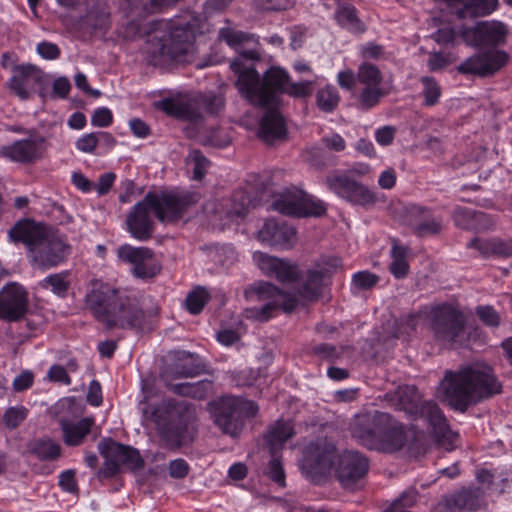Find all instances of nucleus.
<instances>
[{"label":"nucleus","instance_id":"obj_1","mask_svg":"<svg viewBox=\"0 0 512 512\" xmlns=\"http://www.w3.org/2000/svg\"><path fill=\"white\" fill-rule=\"evenodd\" d=\"M352 437L363 447L393 453L406 444L417 445L424 438V431L412 426L408 431L391 415L374 411L357 415L351 424Z\"/></svg>","mask_w":512,"mask_h":512},{"label":"nucleus","instance_id":"obj_2","mask_svg":"<svg viewBox=\"0 0 512 512\" xmlns=\"http://www.w3.org/2000/svg\"><path fill=\"white\" fill-rule=\"evenodd\" d=\"M85 303L93 316L108 329L140 330L146 323V314L137 300L108 284L93 283L85 296Z\"/></svg>","mask_w":512,"mask_h":512},{"label":"nucleus","instance_id":"obj_3","mask_svg":"<svg viewBox=\"0 0 512 512\" xmlns=\"http://www.w3.org/2000/svg\"><path fill=\"white\" fill-rule=\"evenodd\" d=\"M501 389L492 368L483 364L466 366L457 372L448 371L440 384L444 400L461 412L471 404L500 393Z\"/></svg>","mask_w":512,"mask_h":512},{"label":"nucleus","instance_id":"obj_4","mask_svg":"<svg viewBox=\"0 0 512 512\" xmlns=\"http://www.w3.org/2000/svg\"><path fill=\"white\" fill-rule=\"evenodd\" d=\"M195 202V197L191 193L148 192L127 215V229L135 239L146 241L154 232L151 211L160 222H173L180 219Z\"/></svg>","mask_w":512,"mask_h":512},{"label":"nucleus","instance_id":"obj_5","mask_svg":"<svg viewBox=\"0 0 512 512\" xmlns=\"http://www.w3.org/2000/svg\"><path fill=\"white\" fill-rule=\"evenodd\" d=\"M260 60L256 50L241 51L230 63L231 70L237 75L235 86L244 99L251 105L267 107L276 103V88L285 80V71L271 67L262 77L253 66Z\"/></svg>","mask_w":512,"mask_h":512},{"label":"nucleus","instance_id":"obj_6","mask_svg":"<svg viewBox=\"0 0 512 512\" xmlns=\"http://www.w3.org/2000/svg\"><path fill=\"white\" fill-rule=\"evenodd\" d=\"M9 237L29 248L32 263L41 270L57 267L70 254V246L61 237L34 221L18 222L9 231Z\"/></svg>","mask_w":512,"mask_h":512},{"label":"nucleus","instance_id":"obj_7","mask_svg":"<svg viewBox=\"0 0 512 512\" xmlns=\"http://www.w3.org/2000/svg\"><path fill=\"white\" fill-rule=\"evenodd\" d=\"M396 409L405 412L412 420H422L428 424L436 442L446 450H452L458 435L453 433L438 405L432 401H422L415 386H400L391 396Z\"/></svg>","mask_w":512,"mask_h":512},{"label":"nucleus","instance_id":"obj_8","mask_svg":"<svg viewBox=\"0 0 512 512\" xmlns=\"http://www.w3.org/2000/svg\"><path fill=\"white\" fill-rule=\"evenodd\" d=\"M151 40H158L159 54L171 60L182 62L192 52L194 32L188 23L158 20L151 23Z\"/></svg>","mask_w":512,"mask_h":512},{"label":"nucleus","instance_id":"obj_9","mask_svg":"<svg viewBox=\"0 0 512 512\" xmlns=\"http://www.w3.org/2000/svg\"><path fill=\"white\" fill-rule=\"evenodd\" d=\"M191 405L185 401L165 399L156 405L147 416L157 429L160 438L171 447L182 444L185 414L190 415Z\"/></svg>","mask_w":512,"mask_h":512},{"label":"nucleus","instance_id":"obj_10","mask_svg":"<svg viewBox=\"0 0 512 512\" xmlns=\"http://www.w3.org/2000/svg\"><path fill=\"white\" fill-rule=\"evenodd\" d=\"M214 423L223 433L237 436L242 429L243 420L254 417L258 406L251 400L242 397L225 395L209 403Z\"/></svg>","mask_w":512,"mask_h":512},{"label":"nucleus","instance_id":"obj_11","mask_svg":"<svg viewBox=\"0 0 512 512\" xmlns=\"http://www.w3.org/2000/svg\"><path fill=\"white\" fill-rule=\"evenodd\" d=\"M338 455L335 444L327 438L312 441L300 464L302 473L312 482H319L335 469Z\"/></svg>","mask_w":512,"mask_h":512},{"label":"nucleus","instance_id":"obj_12","mask_svg":"<svg viewBox=\"0 0 512 512\" xmlns=\"http://www.w3.org/2000/svg\"><path fill=\"white\" fill-rule=\"evenodd\" d=\"M272 209L287 216L319 217L325 214L326 205L296 187H289L275 194Z\"/></svg>","mask_w":512,"mask_h":512},{"label":"nucleus","instance_id":"obj_13","mask_svg":"<svg viewBox=\"0 0 512 512\" xmlns=\"http://www.w3.org/2000/svg\"><path fill=\"white\" fill-rule=\"evenodd\" d=\"M246 293L251 298L255 297L257 300L265 302L257 310L256 317L260 321H267L280 310L290 313L298 306L296 295L284 292L268 282L256 283Z\"/></svg>","mask_w":512,"mask_h":512},{"label":"nucleus","instance_id":"obj_14","mask_svg":"<svg viewBox=\"0 0 512 512\" xmlns=\"http://www.w3.org/2000/svg\"><path fill=\"white\" fill-rule=\"evenodd\" d=\"M325 183L329 190L351 204L367 206L377 202L376 193L353 179L348 172L334 171L326 177Z\"/></svg>","mask_w":512,"mask_h":512},{"label":"nucleus","instance_id":"obj_15","mask_svg":"<svg viewBox=\"0 0 512 512\" xmlns=\"http://www.w3.org/2000/svg\"><path fill=\"white\" fill-rule=\"evenodd\" d=\"M466 318L457 308L441 304L431 309V328L436 339L455 342L463 336Z\"/></svg>","mask_w":512,"mask_h":512},{"label":"nucleus","instance_id":"obj_16","mask_svg":"<svg viewBox=\"0 0 512 512\" xmlns=\"http://www.w3.org/2000/svg\"><path fill=\"white\" fill-rule=\"evenodd\" d=\"M357 81L362 85L357 95L361 109L369 110L377 106L389 90L383 86V75L378 67L364 62L357 70Z\"/></svg>","mask_w":512,"mask_h":512},{"label":"nucleus","instance_id":"obj_17","mask_svg":"<svg viewBox=\"0 0 512 512\" xmlns=\"http://www.w3.org/2000/svg\"><path fill=\"white\" fill-rule=\"evenodd\" d=\"M509 60V55L498 49H485L467 58L458 66L462 74L487 77L498 72Z\"/></svg>","mask_w":512,"mask_h":512},{"label":"nucleus","instance_id":"obj_18","mask_svg":"<svg viewBox=\"0 0 512 512\" xmlns=\"http://www.w3.org/2000/svg\"><path fill=\"white\" fill-rule=\"evenodd\" d=\"M368 469L369 462L363 454L346 450L337 456L334 472L343 488L352 489L367 474Z\"/></svg>","mask_w":512,"mask_h":512},{"label":"nucleus","instance_id":"obj_19","mask_svg":"<svg viewBox=\"0 0 512 512\" xmlns=\"http://www.w3.org/2000/svg\"><path fill=\"white\" fill-rule=\"evenodd\" d=\"M28 307V293L23 286L11 282L1 288L0 320L17 322L25 317Z\"/></svg>","mask_w":512,"mask_h":512},{"label":"nucleus","instance_id":"obj_20","mask_svg":"<svg viewBox=\"0 0 512 512\" xmlns=\"http://www.w3.org/2000/svg\"><path fill=\"white\" fill-rule=\"evenodd\" d=\"M464 40L474 46L495 47L505 42L507 29L497 21H482L475 27L463 30Z\"/></svg>","mask_w":512,"mask_h":512},{"label":"nucleus","instance_id":"obj_21","mask_svg":"<svg viewBox=\"0 0 512 512\" xmlns=\"http://www.w3.org/2000/svg\"><path fill=\"white\" fill-rule=\"evenodd\" d=\"M117 255L121 261L133 266V274L138 278L153 277L158 272V267L153 263L154 253L147 247L124 244L118 248Z\"/></svg>","mask_w":512,"mask_h":512},{"label":"nucleus","instance_id":"obj_22","mask_svg":"<svg viewBox=\"0 0 512 512\" xmlns=\"http://www.w3.org/2000/svg\"><path fill=\"white\" fill-rule=\"evenodd\" d=\"M404 222L418 237L433 236L442 228V220L424 207L409 205L405 208Z\"/></svg>","mask_w":512,"mask_h":512},{"label":"nucleus","instance_id":"obj_23","mask_svg":"<svg viewBox=\"0 0 512 512\" xmlns=\"http://www.w3.org/2000/svg\"><path fill=\"white\" fill-rule=\"evenodd\" d=\"M253 259L260 270L269 277H274L283 283H292L299 276V269L289 260L270 256L268 254L254 253Z\"/></svg>","mask_w":512,"mask_h":512},{"label":"nucleus","instance_id":"obj_24","mask_svg":"<svg viewBox=\"0 0 512 512\" xmlns=\"http://www.w3.org/2000/svg\"><path fill=\"white\" fill-rule=\"evenodd\" d=\"M45 139L33 136L17 140L10 145L1 147L0 154L14 162L32 163L39 160L44 152Z\"/></svg>","mask_w":512,"mask_h":512},{"label":"nucleus","instance_id":"obj_25","mask_svg":"<svg viewBox=\"0 0 512 512\" xmlns=\"http://www.w3.org/2000/svg\"><path fill=\"white\" fill-rule=\"evenodd\" d=\"M257 238L264 244L289 249L296 241V230L285 223L268 219L258 231Z\"/></svg>","mask_w":512,"mask_h":512},{"label":"nucleus","instance_id":"obj_26","mask_svg":"<svg viewBox=\"0 0 512 512\" xmlns=\"http://www.w3.org/2000/svg\"><path fill=\"white\" fill-rule=\"evenodd\" d=\"M43 82V72L33 65H20L14 69L9 81L10 89L21 99L26 100L32 91Z\"/></svg>","mask_w":512,"mask_h":512},{"label":"nucleus","instance_id":"obj_27","mask_svg":"<svg viewBox=\"0 0 512 512\" xmlns=\"http://www.w3.org/2000/svg\"><path fill=\"white\" fill-rule=\"evenodd\" d=\"M98 450L103 457H114L120 466H126L130 470H138L144 466V461L137 449L111 439H104L99 442Z\"/></svg>","mask_w":512,"mask_h":512},{"label":"nucleus","instance_id":"obj_28","mask_svg":"<svg viewBox=\"0 0 512 512\" xmlns=\"http://www.w3.org/2000/svg\"><path fill=\"white\" fill-rule=\"evenodd\" d=\"M204 369L205 365L194 354L181 352L177 361L165 369L162 377L165 380L195 377L204 372Z\"/></svg>","mask_w":512,"mask_h":512},{"label":"nucleus","instance_id":"obj_29","mask_svg":"<svg viewBox=\"0 0 512 512\" xmlns=\"http://www.w3.org/2000/svg\"><path fill=\"white\" fill-rule=\"evenodd\" d=\"M286 126L278 111L269 109L263 115L258 136L267 144H273L286 136Z\"/></svg>","mask_w":512,"mask_h":512},{"label":"nucleus","instance_id":"obj_30","mask_svg":"<svg viewBox=\"0 0 512 512\" xmlns=\"http://www.w3.org/2000/svg\"><path fill=\"white\" fill-rule=\"evenodd\" d=\"M93 425L94 420L92 418H83L77 422L61 419L60 426L65 444L68 446L80 445L90 433Z\"/></svg>","mask_w":512,"mask_h":512},{"label":"nucleus","instance_id":"obj_31","mask_svg":"<svg viewBox=\"0 0 512 512\" xmlns=\"http://www.w3.org/2000/svg\"><path fill=\"white\" fill-rule=\"evenodd\" d=\"M483 503V491L480 488L462 489L450 499V506L455 512L477 511Z\"/></svg>","mask_w":512,"mask_h":512},{"label":"nucleus","instance_id":"obj_32","mask_svg":"<svg viewBox=\"0 0 512 512\" xmlns=\"http://www.w3.org/2000/svg\"><path fill=\"white\" fill-rule=\"evenodd\" d=\"M168 389L177 395L204 400L213 393L214 385L211 380L204 379L195 383H167Z\"/></svg>","mask_w":512,"mask_h":512},{"label":"nucleus","instance_id":"obj_33","mask_svg":"<svg viewBox=\"0 0 512 512\" xmlns=\"http://www.w3.org/2000/svg\"><path fill=\"white\" fill-rule=\"evenodd\" d=\"M294 434V427L290 421H277L269 428L265 435V440L269 446L270 453L277 454V452L283 447L284 443L293 437Z\"/></svg>","mask_w":512,"mask_h":512},{"label":"nucleus","instance_id":"obj_34","mask_svg":"<svg viewBox=\"0 0 512 512\" xmlns=\"http://www.w3.org/2000/svg\"><path fill=\"white\" fill-rule=\"evenodd\" d=\"M467 246L477 249L484 256L497 255L508 257L512 255V243L498 238H474Z\"/></svg>","mask_w":512,"mask_h":512},{"label":"nucleus","instance_id":"obj_35","mask_svg":"<svg viewBox=\"0 0 512 512\" xmlns=\"http://www.w3.org/2000/svg\"><path fill=\"white\" fill-rule=\"evenodd\" d=\"M324 278L319 269L314 267L309 268L299 287V295L308 301L317 300L322 293Z\"/></svg>","mask_w":512,"mask_h":512},{"label":"nucleus","instance_id":"obj_36","mask_svg":"<svg viewBox=\"0 0 512 512\" xmlns=\"http://www.w3.org/2000/svg\"><path fill=\"white\" fill-rule=\"evenodd\" d=\"M71 272L68 270L53 273L39 281L40 289L52 292L54 295L64 298L70 289Z\"/></svg>","mask_w":512,"mask_h":512},{"label":"nucleus","instance_id":"obj_37","mask_svg":"<svg viewBox=\"0 0 512 512\" xmlns=\"http://www.w3.org/2000/svg\"><path fill=\"white\" fill-rule=\"evenodd\" d=\"M29 451L39 460L54 461L61 455V446L50 438H41L30 443Z\"/></svg>","mask_w":512,"mask_h":512},{"label":"nucleus","instance_id":"obj_38","mask_svg":"<svg viewBox=\"0 0 512 512\" xmlns=\"http://www.w3.org/2000/svg\"><path fill=\"white\" fill-rule=\"evenodd\" d=\"M179 0H126L127 16L142 18L152 13L155 9L172 5Z\"/></svg>","mask_w":512,"mask_h":512},{"label":"nucleus","instance_id":"obj_39","mask_svg":"<svg viewBox=\"0 0 512 512\" xmlns=\"http://www.w3.org/2000/svg\"><path fill=\"white\" fill-rule=\"evenodd\" d=\"M159 107L170 116L184 118L193 122L201 119V113L198 110H194L190 105L184 106L171 98L163 99L159 103Z\"/></svg>","mask_w":512,"mask_h":512},{"label":"nucleus","instance_id":"obj_40","mask_svg":"<svg viewBox=\"0 0 512 512\" xmlns=\"http://www.w3.org/2000/svg\"><path fill=\"white\" fill-rule=\"evenodd\" d=\"M337 22L353 33H362L365 30L363 23L356 14V9L351 5H341L336 12Z\"/></svg>","mask_w":512,"mask_h":512},{"label":"nucleus","instance_id":"obj_41","mask_svg":"<svg viewBox=\"0 0 512 512\" xmlns=\"http://www.w3.org/2000/svg\"><path fill=\"white\" fill-rule=\"evenodd\" d=\"M391 257L390 272L398 279L404 278L409 272L407 248L395 242L391 250Z\"/></svg>","mask_w":512,"mask_h":512},{"label":"nucleus","instance_id":"obj_42","mask_svg":"<svg viewBox=\"0 0 512 512\" xmlns=\"http://www.w3.org/2000/svg\"><path fill=\"white\" fill-rule=\"evenodd\" d=\"M422 84L421 94L423 96V104L427 107H433L439 103L442 95V89L435 78L424 76L420 79Z\"/></svg>","mask_w":512,"mask_h":512},{"label":"nucleus","instance_id":"obj_43","mask_svg":"<svg viewBox=\"0 0 512 512\" xmlns=\"http://www.w3.org/2000/svg\"><path fill=\"white\" fill-rule=\"evenodd\" d=\"M313 82L302 81L290 83L288 74L285 72V80L280 88H276V96L278 93H287L294 97L305 98L312 94Z\"/></svg>","mask_w":512,"mask_h":512},{"label":"nucleus","instance_id":"obj_44","mask_svg":"<svg viewBox=\"0 0 512 512\" xmlns=\"http://www.w3.org/2000/svg\"><path fill=\"white\" fill-rule=\"evenodd\" d=\"M209 299V292L204 287H198L187 294L185 305L191 314H198Z\"/></svg>","mask_w":512,"mask_h":512},{"label":"nucleus","instance_id":"obj_45","mask_svg":"<svg viewBox=\"0 0 512 512\" xmlns=\"http://www.w3.org/2000/svg\"><path fill=\"white\" fill-rule=\"evenodd\" d=\"M212 260L221 267L228 268L237 260V253L230 245L215 246L210 251Z\"/></svg>","mask_w":512,"mask_h":512},{"label":"nucleus","instance_id":"obj_46","mask_svg":"<svg viewBox=\"0 0 512 512\" xmlns=\"http://www.w3.org/2000/svg\"><path fill=\"white\" fill-rule=\"evenodd\" d=\"M339 102L337 90L332 86H326L317 93V105L324 112L333 111Z\"/></svg>","mask_w":512,"mask_h":512},{"label":"nucleus","instance_id":"obj_47","mask_svg":"<svg viewBox=\"0 0 512 512\" xmlns=\"http://www.w3.org/2000/svg\"><path fill=\"white\" fill-rule=\"evenodd\" d=\"M28 416V410L24 406H12L5 410L3 422L9 430L16 429Z\"/></svg>","mask_w":512,"mask_h":512},{"label":"nucleus","instance_id":"obj_48","mask_svg":"<svg viewBox=\"0 0 512 512\" xmlns=\"http://www.w3.org/2000/svg\"><path fill=\"white\" fill-rule=\"evenodd\" d=\"M196 103L197 108L194 110H198L201 114V110L208 114H217L224 107V99L219 95L200 96Z\"/></svg>","mask_w":512,"mask_h":512},{"label":"nucleus","instance_id":"obj_49","mask_svg":"<svg viewBox=\"0 0 512 512\" xmlns=\"http://www.w3.org/2000/svg\"><path fill=\"white\" fill-rule=\"evenodd\" d=\"M379 280V276L370 271H359L352 276V287L359 291L369 290L375 287Z\"/></svg>","mask_w":512,"mask_h":512},{"label":"nucleus","instance_id":"obj_50","mask_svg":"<svg viewBox=\"0 0 512 512\" xmlns=\"http://www.w3.org/2000/svg\"><path fill=\"white\" fill-rule=\"evenodd\" d=\"M271 455L272 459L268 463L266 475L269 477V479H271L273 482H275L277 485L283 488L286 486V476L282 463L277 454Z\"/></svg>","mask_w":512,"mask_h":512},{"label":"nucleus","instance_id":"obj_51","mask_svg":"<svg viewBox=\"0 0 512 512\" xmlns=\"http://www.w3.org/2000/svg\"><path fill=\"white\" fill-rule=\"evenodd\" d=\"M188 160L193 164V179L201 180L209 167V160L199 150H192Z\"/></svg>","mask_w":512,"mask_h":512},{"label":"nucleus","instance_id":"obj_52","mask_svg":"<svg viewBox=\"0 0 512 512\" xmlns=\"http://www.w3.org/2000/svg\"><path fill=\"white\" fill-rule=\"evenodd\" d=\"M476 211L466 207H457L453 212V221L459 228L471 230L474 229L473 221L475 220Z\"/></svg>","mask_w":512,"mask_h":512},{"label":"nucleus","instance_id":"obj_53","mask_svg":"<svg viewBox=\"0 0 512 512\" xmlns=\"http://www.w3.org/2000/svg\"><path fill=\"white\" fill-rule=\"evenodd\" d=\"M344 347H336L329 343H322L313 347V353L320 359L334 362L341 357Z\"/></svg>","mask_w":512,"mask_h":512},{"label":"nucleus","instance_id":"obj_54","mask_svg":"<svg viewBox=\"0 0 512 512\" xmlns=\"http://www.w3.org/2000/svg\"><path fill=\"white\" fill-rule=\"evenodd\" d=\"M219 37L224 40L229 46H236L247 41L250 36L242 31L232 29L230 27L221 28Z\"/></svg>","mask_w":512,"mask_h":512},{"label":"nucleus","instance_id":"obj_55","mask_svg":"<svg viewBox=\"0 0 512 512\" xmlns=\"http://www.w3.org/2000/svg\"><path fill=\"white\" fill-rule=\"evenodd\" d=\"M476 314L479 319L489 327H497L500 323V316L492 306H478L476 308Z\"/></svg>","mask_w":512,"mask_h":512},{"label":"nucleus","instance_id":"obj_56","mask_svg":"<svg viewBox=\"0 0 512 512\" xmlns=\"http://www.w3.org/2000/svg\"><path fill=\"white\" fill-rule=\"evenodd\" d=\"M313 267L319 269L322 275L326 277L341 267V259L335 256H325L315 262Z\"/></svg>","mask_w":512,"mask_h":512},{"label":"nucleus","instance_id":"obj_57","mask_svg":"<svg viewBox=\"0 0 512 512\" xmlns=\"http://www.w3.org/2000/svg\"><path fill=\"white\" fill-rule=\"evenodd\" d=\"M233 200L237 203H235L231 209L228 210V216L230 218L236 216V217H242L245 215L248 205H249V198L246 197L243 193H237L233 195Z\"/></svg>","mask_w":512,"mask_h":512},{"label":"nucleus","instance_id":"obj_58","mask_svg":"<svg viewBox=\"0 0 512 512\" xmlns=\"http://www.w3.org/2000/svg\"><path fill=\"white\" fill-rule=\"evenodd\" d=\"M322 144L325 148L334 152H342L346 148L344 138L338 133H331L323 136Z\"/></svg>","mask_w":512,"mask_h":512},{"label":"nucleus","instance_id":"obj_59","mask_svg":"<svg viewBox=\"0 0 512 512\" xmlns=\"http://www.w3.org/2000/svg\"><path fill=\"white\" fill-rule=\"evenodd\" d=\"M112 121V112L106 107L96 109L91 117V124L94 127H108Z\"/></svg>","mask_w":512,"mask_h":512},{"label":"nucleus","instance_id":"obj_60","mask_svg":"<svg viewBox=\"0 0 512 512\" xmlns=\"http://www.w3.org/2000/svg\"><path fill=\"white\" fill-rule=\"evenodd\" d=\"M106 460L102 467L97 471L99 479L111 478L120 470V465L114 457H104Z\"/></svg>","mask_w":512,"mask_h":512},{"label":"nucleus","instance_id":"obj_61","mask_svg":"<svg viewBox=\"0 0 512 512\" xmlns=\"http://www.w3.org/2000/svg\"><path fill=\"white\" fill-rule=\"evenodd\" d=\"M98 142V133H89L77 140L76 147L82 152L92 153L94 152Z\"/></svg>","mask_w":512,"mask_h":512},{"label":"nucleus","instance_id":"obj_62","mask_svg":"<svg viewBox=\"0 0 512 512\" xmlns=\"http://www.w3.org/2000/svg\"><path fill=\"white\" fill-rule=\"evenodd\" d=\"M204 145L224 147L228 145L229 140L226 136L222 135V131L218 128H213L202 140Z\"/></svg>","mask_w":512,"mask_h":512},{"label":"nucleus","instance_id":"obj_63","mask_svg":"<svg viewBox=\"0 0 512 512\" xmlns=\"http://www.w3.org/2000/svg\"><path fill=\"white\" fill-rule=\"evenodd\" d=\"M189 472V465L183 459H175L169 463V475L175 479H183Z\"/></svg>","mask_w":512,"mask_h":512},{"label":"nucleus","instance_id":"obj_64","mask_svg":"<svg viewBox=\"0 0 512 512\" xmlns=\"http://www.w3.org/2000/svg\"><path fill=\"white\" fill-rule=\"evenodd\" d=\"M38 54L47 60H54L60 56L59 47L51 42H41L37 45Z\"/></svg>","mask_w":512,"mask_h":512}]
</instances>
